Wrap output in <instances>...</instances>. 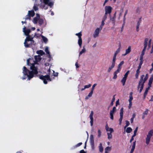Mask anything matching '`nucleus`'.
Returning <instances> with one entry per match:
<instances>
[{"mask_svg": "<svg viewBox=\"0 0 153 153\" xmlns=\"http://www.w3.org/2000/svg\"><path fill=\"white\" fill-rule=\"evenodd\" d=\"M38 55L34 56V59L29 58L27 60V65L30 66V70L27 69V68L24 66L23 68L22 73L24 77L22 78V79L28 78V79L30 80L38 73Z\"/></svg>", "mask_w": 153, "mask_h": 153, "instance_id": "f257e3e1", "label": "nucleus"}, {"mask_svg": "<svg viewBox=\"0 0 153 153\" xmlns=\"http://www.w3.org/2000/svg\"><path fill=\"white\" fill-rule=\"evenodd\" d=\"M23 31L24 32L25 35L27 36L24 42V45L26 48H29L32 44V42H34V41L32 40L33 37L29 35V33L31 32V30L30 29L26 30V27H24L23 28Z\"/></svg>", "mask_w": 153, "mask_h": 153, "instance_id": "f03ea898", "label": "nucleus"}, {"mask_svg": "<svg viewBox=\"0 0 153 153\" xmlns=\"http://www.w3.org/2000/svg\"><path fill=\"white\" fill-rule=\"evenodd\" d=\"M144 76V75H143L141 76L140 79L138 82L137 88V90L138 91L139 88H140V90H139L140 93L141 92L143 89L144 83L148 79V74H147L145 77L144 79H143Z\"/></svg>", "mask_w": 153, "mask_h": 153, "instance_id": "7ed1b4c3", "label": "nucleus"}, {"mask_svg": "<svg viewBox=\"0 0 153 153\" xmlns=\"http://www.w3.org/2000/svg\"><path fill=\"white\" fill-rule=\"evenodd\" d=\"M43 2L42 3L40 6V7L42 8H44L45 9H47L49 6L51 7L53 5V3L52 2L49 1V0H43Z\"/></svg>", "mask_w": 153, "mask_h": 153, "instance_id": "20e7f679", "label": "nucleus"}, {"mask_svg": "<svg viewBox=\"0 0 153 153\" xmlns=\"http://www.w3.org/2000/svg\"><path fill=\"white\" fill-rule=\"evenodd\" d=\"M153 134V131L150 130L148 133L146 138V143L147 144H148L150 142L151 138Z\"/></svg>", "mask_w": 153, "mask_h": 153, "instance_id": "39448f33", "label": "nucleus"}, {"mask_svg": "<svg viewBox=\"0 0 153 153\" xmlns=\"http://www.w3.org/2000/svg\"><path fill=\"white\" fill-rule=\"evenodd\" d=\"M39 78L43 80L44 83L45 84L47 83V82L46 81V80H49L50 81H51V79L50 78V76L49 75H47L46 76H43L41 75L40 76Z\"/></svg>", "mask_w": 153, "mask_h": 153, "instance_id": "423d86ee", "label": "nucleus"}, {"mask_svg": "<svg viewBox=\"0 0 153 153\" xmlns=\"http://www.w3.org/2000/svg\"><path fill=\"white\" fill-rule=\"evenodd\" d=\"M103 26L100 25V27H97L95 30L93 34V37L96 38V37L99 36V34L100 31L102 29Z\"/></svg>", "mask_w": 153, "mask_h": 153, "instance_id": "0eeeda50", "label": "nucleus"}, {"mask_svg": "<svg viewBox=\"0 0 153 153\" xmlns=\"http://www.w3.org/2000/svg\"><path fill=\"white\" fill-rule=\"evenodd\" d=\"M129 72V71H128L125 74L124 77L121 80V82L123 84V85L124 86L125 85L126 81V80L127 78Z\"/></svg>", "mask_w": 153, "mask_h": 153, "instance_id": "6e6552de", "label": "nucleus"}, {"mask_svg": "<svg viewBox=\"0 0 153 153\" xmlns=\"http://www.w3.org/2000/svg\"><path fill=\"white\" fill-rule=\"evenodd\" d=\"M123 108H122L120 110V118L119 119V124L120 125H121L122 123V121L123 118Z\"/></svg>", "mask_w": 153, "mask_h": 153, "instance_id": "1a4fd4ad", "label": "nucleus"}, {"mask_svg": "<svg viewBox=\"0 0 153 153\" xmlns=\"http://www.w3.org/2000/svg\"><path fill=\"white\" fill-rule=\"evenodd\" d=\"M116 108L115 107H114L113 108V109L112 110H111L110 111V118L112 120H113L114 117H113V114L116 111Z\"/></svg>", "mask_w": 153, "mask_h": 153, "instance_id": "9d476101", "label": "nucleus"}, {"mask_svg": "<svg viewBox=\"0 0 153 153\" xmlns=\"http://www.w3.org/2000/svg\"><path fill=\"white\" fill-rule=\"evenodd\" d=\"M111 7L110 6H106L105 7V13L106 14H108V13L110 14L111 12Z\"/></svg>", "mask_w": 153, "mask_h": 153, "instance_id": "9b49d317", "label": "nucleus"}, {"mask_svg": "<svg viewBox=\"0 0 153 153\" xmlns=\"http://www.w3.org/2000/svg\"><path fill=\"white\" fill-rule=\"evenodd\" d=\"M93 111H91L89 116V117L91 119L90 123L91 126H92L93 124Z\"/></svg>", "mask_w": 153, "mask_h": 153, "instance_id": "f8f14e48", "label": "nucleus"}, {"mask_svg": "<svg viewBox=\"0 0 153 153\" xmlns=\"http://www.w3.org/2000/svg\"><path fill=\"white\" fill-rule=\"evenodd\" d=\"M119 48L116 51V52H115V53H114V56L113 57V60H115V61L116 60V56L117 55L120 51V48L121 47V46L120 44L119 45Z\"/></svg>", "mask_w": 153, "mask_h": 153, "instance_id": "ddd939ff", "label": "nucleus"}, {"mask_svg": "<svg viewBox=\"0 0 153 153\" xmlns=\"http://www.w3.org/2000/svg\"><path fill=\"white\" fill-rule=\"evenodd\" d=\"M115 61V60H112V62L111 65V66L109 67L107 71L108 72H109L114 67Z\"/></svg>", "mask_w": 153, "mask_h": 153, "instance_id": "4468645a", "label": "nucleus"}, {"mask_svg": "<svg viewBox=\"0 0 153 153\" xmlns=\"http://www.w3.org/2000/svg\"><path fill=\"white\" fill-rule=\"evenodd\" d=\"M35 15V13L34 11L32 10H29L28 11V13L27 16H29V17H33Z\"/></svg>", "mask_w": 153, "mask_h": 153, "instance_id": "2eb2a0df", "label": "nucleus"}, {"mask_svg": "<svg viewBox=\"0 0 153 153\" xmlns=\"http://www.w3.org/2000/svg\"><path fill=\"white\" fill-rule=\"evenodd\" d=\"M107 14L105 13L104 16L102 18V20L101 22V25L102 26H103L105 24L104 21L107 19Z\"/></svg>", "mask_w": 153, "mask_h": 153, "instance_id": "dca6fc26", "label": "nucleus"}, {"mask_svg": "<svg viewBox=\"0 0 153 153\" xmlns=\"http://www.w3.org/2000/svg\"><path fill=\"white\" fill-rule=\"evenodd\" d=\"M90 143L92 147H93L94 145V137L93 135H91L90 136Z\"/></svg>", "mask_w": 153, "mask_h": 153, "instance_id": "f3484780", "label": "nucleus"}, {"mask_svg": "<svg viewBox=\"0 0 153 153\" xmlns=\"http://www.w3.org/2000/svg\"><path fill=\"white\" fill-rule=\"evenodd\" d=\"M131 47L129 46L128 47V48L126 50V53L125 54L123 55V56H125L127 54L129 53L131 51Z\"/></svg>", "mask_w": 153, "mask_h": 153, "instance_id": "a211bd4d", "label": "nucleus"}, {"mask_svg": "<svg viewBox=\"0 0 153 153\" xmlns=\"http://www.w3.org/2000/svg\"><path fill=\"white\" fill-rule=\"evenodd\" d=\"M153 80V75H151V77L150 78L149 80L148 85H149V87H151V84L152 83Z\"/></svg>", "mask_w": 153, "mask_h": 153, "instance_id": "6ab92c4d", "label": "nucleus"}, {"mask_svg": "<svg viewBox=\"0 0 153 153\" xmlns=\"http://www.w3.org/2000/svg\"><path fill=\"white\" fill-rule=\"evenodd\" d=\"M82 34H80V35L79 36V39L78 41V43L80 47H81L82 44V39L81 37V36Z\"/></svg>", "mask_w": 153, "mask_h": 153, "instance_id": "aec40b11", "label": "nucleus"}, {"mask_svg": "<svg viewBox=\"0 0 153 153\" xmlns=\"http://www.w3.org/2000/svg\"><path fill=\"white\" fill-rule=\"evenodd\" d=\"M148 39L147 38H146L145 39L144 42V47L143 48H146L148 45Z\"/></svg>", "mask_w": 153, "mask_h": 153, "instance_id": "412c9836", "label": "nucleus"}, {"mask_svg": "<svg viewBox=\"0 0 153 153\" xmlns=\"http://www.w3.org/2000/svg\"><path fill=\"white\" fill-rule=\"evenodd\" d=\"M36 17L34 18L33 19V22L34 24H36L38 20V14L36 13Z\"/></svg>", "mask_w": 153, "mask_h": 153, "instance_id": "4be33fe9", "label": "nucleus"}, {"mask_svg": "<svg viewBox=\"0 0 153 153\" xmlns=\"http://www.w3.org/2000/svg\"><path fill=\"white\" fill-rule=\"evenodd\" d=\"M149 88H150V87H149L146 88V89L145 90V92L144 94V97H143V99H145L146 97V95H147V94L148 90L149 89Z\"/></svg>", "mask_w": 153, "mask_h": 153, "instance_id": "5701e85b", "label": "nucleus"}, {"mask_svg": "<svg viewBox=\"0 0 153 153\" xmlns=\"http://www.w3.org/2000/svg\"><path fill=\"white\" fill-rule=\"evenodd\" d=\"M93 93V91H91L89 93L88 95L85 97V99L87 100L88 99L89 97H91L92 96Z\"/></svg>", "mask_w": 153, "mask_h": 153, "instance_id": "b1692460", "label": "nucleus"}, {"mask_svg": "<svg viewBox=\"0 0 153 153\" xmlns=\"http://www.w3.org/2000/svg\"><path fill=\"white\" fill-rule=\"evenodd\" d=\"M116 18V13L114 14V17L112 18L110 17V20L113 23L114 25L115 24V19Z\"/></svg>", "mask_w": 153, "mask_h": 153, "instance_id": "393cba45", "label": "nucleus"}, {"mask_svg": "<svg viewBox=\"0 0 153 153\" xmlns=\"http://www.w3.org/2000/svg\"><path fill=\"white\" fill-rule=\"evenodd\" d=\"M86 52V49L85 48V46H83V49L79 52V56L82 54L83 53H85Z\"/></svg>", "mask_w": 153, "mask_h": 153, "instance_id": "a878e982", "label": "nucleus"}, {"mask_svg": "<svg viewBox=\"0 0 153 153\" xmlns=\"http://www.w3.org/2000/svg\"><path fill=\"white\" fill-rule=\"evenodd\" d=\"M132 129L130 127H128L126 130V131L127 133H130L131 132Z\"/></svg>", "mask_w": 153, "mask_h": 153, "instance_id": "bb28decb", "label": "nucleus"}, {"mask_svg": "<svg viewBox=\"0 0 153 153\" xmlns=\"http://www.w3.org/2000/svg\"><path fill=\"white\" fill-rule=\"evenodd\" d=\"M99 148L100 151L101 152H102L103 150V148L102 146V144L101 143L100 144Z\"/></svg>", "mask_w": 153, "mask_h": 153, "instance_id": "cd10ccee", "label": "nucleus"}, {"mask_svg": "<svg viewBox=\"0 0 153 153\" xmlns=\"http://www.w3.org/2000/svg\"><path fill=\"white\" fill-rule=\"evenodd\" d=\"M41 36L42 37V39L43 40V41L45 43L47 42L48 41L47 39L42 35H41Z\"/></svg>", "mask_w": 153, "mask_h": 153, "instance_id": "c85d7f7f", "label": "nucleus"}, {"mask_svg": "<svg viewBox=\"0 0 153 153\" xmlns=\"http://www.w3.org/2000/svg\"><path fill=\"white\" fill-rule=\"evenodd\" d=\"M45 51L48 54L49 57H50L51 56H50V52H49V51L48 50V47H46L45 48Z\"/></svg>", "mask_w": 153, "mask_h": 153, "instance_id": "c756f323", "label": "nucleus"}, {"mask_svg": "<svg viewBox=\"0 0 153 153\" xmlns=\"http://www.w3.org/2000/svg\"><path fill=\"white\" fill-rule=\"evenodd\" d=\"M111 149V147L108 146L105 149V152H108V151H110Z\"/></svg>", "mask_w": 153, "mask_h": 153, "instance_id": "7c9ffc66", "label": "nucleus"}, {"mask_svg": "<svg viewBox=\"0 0 153 153\" xmlns=\"http://www.w3.org/2000/svg\"><path fill=\"white\" fill-rule=\"evenodd\" d=\"M129 99L128 100L129 101H131V100L133 99V97H132V93L131 92L130 94L129 95Z\"/></svg>", "mask_w": 153, "mask_h": 153, "instance_id": "2f4dec72", "label": "nucleus"}, {"mask_svg": "<svg viewBox=\"0 0 153 153\" xmlns=\"http://www.w3.org/2000/svg\"><path fill=\"white\" fill-rule=\"evenodd\" d=\"M127 11H126L125 12V14L124 15V19H123V26L122 27V28H123V25H124V24L125 23V21L126 19L125 16H126V14H127Z\"/></svg>", "mask_w": 153, "mask_h": 153, "instance_id": "473e14b6", "label": "nucleus"}, {"mask_svg": "<svg viewBox=\"0 0 153 153\" xmlns=\"http://www.w3.org/2000/svg\"><path fill=\"white\" fill-rule=\"evenodd\" d=\"M124 62L123 61H121L120 63L118 65V68L121 69V66L124 64Z\"/></svg>", "mask_w": 153, "mask_h": 153, "instance_id": "72a5a7b5", "label": "nucleus"}, {"mask_svg": "<svg viewBox=\"0 0 153 153\" xmlns=\"http://www.w3.org/2000/svg\"><path fill=\"white\" fill-rule=\"evenodd\" d=\"M135 143H136V141H135L134 142H133V144L132 146V148L131 150L134 151V149L135 148Z\"/></svg>", "mask_w": 153, "mask_h": 153, "instance_id": "f704fd0d", "label": "nucleus"}, {"mask_svg": "<svg viewBox=\"0 0 153 153\" xmlns=\"http://www.w3.org/2000/svg\"><path fill=\"white\" fill-rule=\"evenodd\" d=\"M115 95H114L113 96V98L111 100V102L110 104V105L111 106L112 105H113V102L115 100V98L114 97Z\"/></svg>", "mask_w": 153, "mask_h": 153, "instance_id": "c9c22d12", "label": "nucleus"}, {"mask_svg": "<svg viewBox=\"0 0 153 153\" xmlns=\"http://www.w3.org/2000/svg\"><path fill=\"white\" fill-rule=\"evenodd\" d=\"M149 110L147 109H146L145 111L143 113V115H147L148 112Z\"/></svg>", "mask_w": 153, "mask_h": 153, "instance_id": "e433bc0d", "label": "nucleus"}, {"mask_svg": "<svg viewBox=\"0 0 153 153\" xmlns=\"http://www.w3.org/2000/svg\"><path fill=\"white\" fill-rule=\"evenodd\" d=\"M45 53L42 50L39 51V54H40V55H42L43 54H44Z\"/></svg>", "mask_w": 153, "mask_h": 153, "instance_id": "4c0bfd02", "label": "nucleus"}, {"mask_svg": "<svg viewBox=\"0 0 153 153\" xmlns=\"http://www.w3.org/2000/svg\"><path fill=\"white\" fill-rule=\"evenodd\" d=\"M151 42H152V40H151V39H150L149 40V42L148 47V49H149L150 48V46H151Z\"/></svg>", "mask_w": 153, "mask_h": 153, "instance_id": "58836bf2", "label": "nucleus"}, {"mask_svg": "<svg viewBox=\"0 0 153 153\" xmlns=\"http://www.w3.org/2000/svg\"><path fill=\"white\" fill-rule=\"evenodd\" d=\"M43 21L42 19H40L39 18V24L41 25L43 23Z\"/></svg>", "mask_w": 153, "mask_h": 153, "instance_id": "ea45409f", "label": "nucleus"}, {"mask_svg": "<svg viewBox=\"0 0 153 153\" xmlns=\"http://www.w3.org/2000/svg\"><path fill=\"white\" fill-rule=\"evenodd\" d=\"M146 49H145V48H143V50L141 52V54L140 55L143 56V55L144 54L145 51L146 50Z\"/></svg>", "mask_w": 153, "mask_h": 153, "instance_id": "a19ab883", "label": "nucleus"}, {"mask_svg": "<svg viewBox=\"0 0 153 153\" xmlns=\"http://www.w3.org/2000/svg\"><path fill=\"white\" fill-rule=\"evenodd\" d=\"M97 84L96 83H95V84H94L93 85H92V88H91V91H93L94 90V88L95 87V86L97 85Z\"/></svg>", "mask_w": 153, "mask_h": 153, "instance_id": "79ce46f5", "label": "nucleus"}, {"mask_svg": "<svg viewBox=\"0 0 153 153\" xmlns=\"http://www.w3.org/2000/svg\"><path fill=\"white\" fill-rule=\"evenodd\" d=\"M98 136L99 137H100L101 136V131L100 130H98Z\"/></svg>", "mask_w": 153, "mask_h": 153, "instance_id": "37998d69", "label": "nucleus"}, {"mask_svg": "<svg viewBox=\"0 0 153 153\" xmlns=\"http://www.w3.org/2000/svg\"><path fill=\"white\" fill-rule=\"evenodd\" d=\"M141 22V19H139L137 24V26H139Z\"/></svg>", "mask_w": 153, "mask_h": 153, "instance_id": "c03bdc74", "label": "nucleus"}, {"mask_svg": "<svg viewBox=\"0 0 153 153\" xmlns=\"http://www.w3.org/2000/svg\"><path fill=\"white\" fill-rule=\"evenodd\" d=\"M91 86V84H89L88 85H85L84 86L85 88H88L90 87Z\"/></svg>", "mask_w": 153, "mask_h": 153, "instance_id": "a18cd8bd", "label": "nucleus"}, {"mask_svg": "<svg viewBox=\"0 0 153 153\" xmlns=\"http://www.w3.org/2000/svg\"><path fill=\"white\" fill-rule=\"evenodd\" d=\"M129 104L128 107L129 109H130L131 106V105H132V102L131 101H129Z\"/></svg>", "mask_w": 153, "mask_h": 153, "instance_id": "49530a36", "label": "nucleus"}, {"mask_svg": "<svg viewBox=\"0 0 153 153\" xmlns=\"http://www.w3.org/2000/svg\"><path fill=\"white\" fill-rule=\"evenodd\" d=\"M120 68H118L117 69V71H116L114 72V73L117 74V73H119L120 72Z\"/></svg>", "mask_w": 153, "mask_h": 153, "instance_id": "de8ad7c7", "label": "nucleus"}, {"mask_svg": "<svg viewBox=\"0 0 153 153\" xmlns=\"http://www.w3.org/2000/svg\"><path fill=\"white\" fill-rule=\"evenodd\" d=\"M35 11H36L38 10V7L36 6L35 4H34V6L33 7Z\"/></svg>", "mask_w": 153, "mask_h": 153, "instance_id": "09e8293b", "label": "nucleus"}, {"mask_svg": "<svg viewBox=\"0 0 153 153\" xmlns=\"http://www.w3.org/2000/svg\"><path fill=\"white\" fill-rule=\"evenodd\" d=\"M105 127V129H106V131H108V130L109 128L107 124H106V125Z\"/></svg>", "mask_w": 153, "mask_h": 153, "instance_id": "8fccbe9b", "label": "nucleus"}, {"mask_svg": "<svg viewBox=\"0 0 153 153\" xmlns=\"http://www.w3.org/2000/svg\"><path fill=\"white\" fill-rule=\"evenodd\" d=\"M108 135V139H111L112 137V135L111 134H107Z\"/></svg>", "mask_w": 153, "mask_h": 153, "instance_id": "3c124183", "label": "nucleus"}, {"mask_svg": "<svg viewBox=\"0 0 153 153\" xmlns=\"http://www.w3.org/2000/svg\"><path fill=\"white\" fill-rule=\"evenodd\" d=\"M108 130V131H110V132H114V130L112 128H110Z\"/></svg>", "mask_w": 153, "mask_h": 153, "instance_id": "603ef678", "label": "nucleus"}, {"mask_svg": "<svg viewBox=\"0 0 153 153\" xmlns=\"http://www.w3.org/2000/svg\"><path fill=\"white\" fill-rule=\"evenodd\" d=\"M117 74H116L114 73V76L113 77V79H115L117 78Z\"/></svg>", "mask_w": 153, "mask_h": 153, "instance_id": "864d4df0", "label": "nucleus"}, {"mask_svg": "<svg viewBox=\"0 0 153 153\" xmlns=\"http://www.w3.org/2000/svg\"><path fill=\"white\" fill-rule=\"evenodd\" d=\"M25 20L29 19L30 20V17H29V16H26L25 18Z\"/></svg>", "mask_w": 153, "mask_h": 153, "instance_id": "5fc2aeb1", "label": "nucleus"}, {"mask_svg": "<svg viewBox=\"0 0 153 153\" xmlns=\"http://www.w3.org/2000/svg\"><path fill=\"white\" fill-rule=\"evenodd\" d=\"M126 125L127 126H128L130 124L129 122L127 120H126Z\"/></svg>", "mask_w": 153, "mask_h": 153, "instance_id": "6e6d98bb", "label": "nucleus"}, {"mask_svg": "<svg viewBox=\"0 0 153 153\" xmlns=\"http://www.w3.org/2000/svg\"><path fill=\"white\" fill-rule=\"evenodd\" d=\"M140 61H143V56L140 55Z\"/></svg>", "mask_w": 153, "mask_h": 153, "instance_id": "4d7b16f0", "label": "nucleus"}, {"mask_svg": "<svg viewBox=\"0 0 153 153\" xmlns=\"http://www.w3.org/2000/svg\"><path fill=\"white\" fill-rule=\"evenodd\" d=\"M137 129H138V127H137L134 131V133H136L137 132Z\"/></svg>", "mask_w": 153, "mask_h": 153, "instance_id": "13d9d810", "label": "nucleus"}, {"mask_svg": "<svg viewBox=\"0 0 153 153\" xmlns=\"http://www.w3.org/2000/svg\"><path fill=\"white\" fill-rule=\"evenodd\" d=\"M82 144V143H78L76 145V146H80Z\"/></svg>", "mask_w": 153, "mask_h": 153, "instance_id": "bf43d9fd", "label": "nucleus"}, {"mask_svg": "<svg viewBox=\"0 0 153 153\" xmlns=\"http://www.w3.org/2000/svg\"><path fill=\"white\" fill-rule=\"evenodd\" d=\"M139 26H136V30L137 32H138L139 30Z\"/></svg>", "mask_w": 153, "mask_h": 153, "instance_id": "052dcab7", "label": "nucleus"}, {"mask_svg": "<svg viewBox=\"0 0 153 153\" xmlns=\"http://www.w3.org/2000/svg\"><path fill=\"white\" fill-rule=\"evenodd\" d=\"M75 65L76 68H78L79 67V66L78 65V64L77 62H76L75 64Z\"/></svg>", "mask_w": 153, "mask_h": 153, "instance_id": "680f3d73", "label": "nucleus"}, {"mask_svg": "<svg viewBox=\"0 0 153 153\" xmlns=\"http://www.w3.org/2000/svg\"><path fill=\"white\" fill-rule=\"evenodd\" d=\"M139 74L136 73V74H135V77H136V78H138V76H139Z\"/></svg>", "mask_w": 153, "mask_h": 153, "instance_id": "e2e57ef3", "label": "nucleus"}, {"mask_svg": "<svg viewBox=\"0 0 153 153\" xmlns=\"http://www.w3.org/2000/svg\"><path fill=\"white\" fill-rule=\"evenodd\" d=\"M150 101H153V96H151V99L149 100Z\"/></svg>", "mask_w": 153, "mask_h": 153, "instance_id": "0e129e2a", "label": "nucleus"}, {"mask_svg": "<svg viewBox=\"0 0 153 153\" xmlns=\"http://www.w3.org/2000/svg\"><path fill=\"white\" fill-rule=\"evenodd\" d=\"M80 153H85V152L83 150H82L80 151Z\"/></svg>", "mask_w": 153, "mask_h": 153, "instance_id": "69168bd1", "label": "nucleus"}, {"mask_svg": "<svg viewBox=\"0 0 153 153\" xmlns=\"http://www.w3.org/2000/svg\"><path fill=\"white\" fill-rule=\"evenodd\" d=\"M136 116L135 114H134L132 115V118H133L134 119V118L135 117V116Z\"/></svg>", "mask_w": 153, "mask_h": 153, "instance_id": "338daca9", "label": "nucleus"}, {"mask_svg": "<svg viewBox=\"0 0 153 153\" xmlns=\"http://www.w3.org/2000/svg\"><path fill=\"white\" fill-rule=\"evenodd\" d=\"M153 52V45H152V48L151 50V51L150 53H152Z\"/></svg>", "mask_w": 153, "mask_h": 153, "instance_id": "774afa93", "label": "nucleus"}]
</instances>
